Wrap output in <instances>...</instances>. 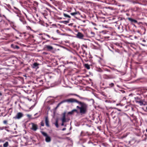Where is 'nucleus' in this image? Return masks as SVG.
<instances>
[{
    "label": "nucleus",
    "instance_id": "obj_44",
    "mask_svg": "<svg viewBox=\"0 0 147 147\" xmlns=\"http://www.w3.org/2000/svg\"><path fill=\"white\" fill-rule=\"evenodd\" d=\"M107 71H109V72L110 71V70H108V69L107 70Z\"/></svg>",
    "mask_w": 147,
    "mask_h": 147
},
{
    "label": "nucleus",
    "instance_id": "obj_20",
    "mask_svg": "<svg viewBox=\"0 0 147 147\" xmlns=\"http://www.w3.org/2000/svg\"><path fill=\"white\" fill-rule=\"evenodd\" d=\"M90 33L92 35V36H92L93 37L94 36L95 33L94 32H90Z\"/></svg>",
    "mask_w": 147,
    "mask_h": 147
},
{
    "label": "nucleus",
    "instance_id": "obj_12",
    "mask_svg": "<svg viewBox=\"0 0 147 147\" xmlns=\"http://www.w3.org/2000/svg\"><path fill=\"white\" fill-rule=\"evenodd\" d=\"M11 47L13 49H18L20 48L19 47L18 45H15L13 44H12L11 45Z\"/></svg>",
    "mask_w": 147,
    "mask_h": 147
},
{
    "label": "nucleus",
    "instance_id": "obj_52",
    "mask_svg": "<svg viewBox=\"0 0 147 147\" xmlns=\"http://www.w3.org/2000/svg\"><path fill=\"white\" fill-rule=\"evenodd\" d=\"M83 146V147H85L84 146Z\"/></svg>",
    "mask_w": 147,
    "mask_h": 147
},
{
    "label": "nucleus",
    "instance_id": "obj_47",
    "mask_svg": "<svg viewBox=\"0 0 147 147\" xmlns=\"http://www.w3.org/2000/svg\"><path fill=\"white\" fill-rule=\"evenodd\" d=\"M146 132H147V129H146Z\"/></svg>",
    "mask_w": 147,
    "mask_h": 147
},
{
    "label": "nucleus",
    "instance_id": "obj_15",
    "mask_svg": "<svg viewBox=\"0 0 147 147\" xmlns=\"http://www.w3.org/2000/svg\"><path fill=\"white\" fill-rule=\"evenodd\" d=\"M20 21L22 23L24 24H26V21L24 19H21V18H20Z\"/></svg>",
    "mask_w": 147,
    "mask_h": 147
},
{
    "label": "nucleus",
    "instance_id": "obj_2",
    "mask_svg": "<svg viewBox=\"0 0 147 147\" xmlns=\"http://www.w3.org/2000/svg\"><path fill=\"white\" fill-rule=\"evenodd\" d=\"M41 133L45 137V140L46 142H49L51 141V137L47 135V133L42 131H41Z\"/></svg>",
    "mask_w": 147,
    "mask_h": 147
},
{
    "label": "nucleus",
    "instance_id": "obj_11",
    "mask_svg": "<svg viewBox=\"0 0 147 147\" xmlns=\"http://www.w3.org/2000/svg\"><path fill=\"white\" fill-rule=\"evenodd\" d=\"M127 19L132 23H137V21L136 20L131 18H127Z\"/></svg>",
    "mask_w": 147,
    "mask_h": 147
},
{
    "label": "nucleus",
    "instance_id": "obj_3",
    "mask_svg": "<svg viewBox=\"0 0 147 147\" xmlns=\"http://www.w3.org/2000/svg\"><path fill=\"white\" fill-rule=\"evenodd\" d=\"M23 115H24L22 113L19 112L15 116L13 117V118L15 119H19L22 117Z\"/></svg>",
    "mask_w": 147,
    "mask_h": 147
},
{
    "label": "nucleus",
    "instance_id": "obj_22",
    "mask_svg": "<svg viewBox=\"0 0 147 147\" xmlns=\"http://www.w3.org/2000/svg\"><path fill=\"white\" fill-rule=\"evenodd\" d=\"M38 65V64L36 63H35L33 64V66H34V67H36Z\"/></svg>",
    "mask_w": 147,
    "mask_h": 147
},
{
    "label": "nucleus",
    "instance_id": "obj_53",
    "mask_svg": "<svg viewBox=\"0 0 147 147\" xmlns=\"http://www.w3.org/2000/svg\"><path fill=\"white\" fill-rule=\"evenodd\" d=\"M119 111H120V110H119Z\"/></svg>",
    "mask_w": 147,
    "mask_h": 147
},
{
    "label": "nucleus",
    "instance_id": "obj_1",
    "mask_svg": "<svg viewBox=\"0 0 147 147\" xmlns=\"http://www.w3.org/2000/svg\"><path fill=\"white\" fill-rule=\"evenodd\" d=\"M76 102L79 105L76 108L79 109V113L81 115L85 114L87 112L88 109V105L86 103L79 101L74 98H71V103Z\"/></svg>",
    "mask_w": 147,
    "mask_h": 147
},
{
    "label": "nucleus",
    "instance_id": "obj_33",
    "mask_svg": "<svg viewBox=\"0 0 147 147\" xmlns=\"http://www.w3.org/2000/svg\"><path fill=\"white\" fill-rule=\"evenodd\" d=\"M3 123L4 124H6L7 123V121H6L5 120L3 121Z\"/></svg>",
    "mask_w": 147,
    "mask_h": 147
},
{
    "label": "nucleus",
    "instance_id": "obj_35",
    "mask_svg": "<svg viewBox=\"0 0 147 147\" xmlns=\"http://www.w3.org/2000/svg\"><path fill=\"white\" fill-rule=\"evenodd\" d=\"M140 44L142 45V46H145V45L144 44H143L142 43H140Z\"/></svg>",
    "mask_w": 147,
    "mask_h": 147
},
{
    "label": "nucleus",
    "instance_id": "obj_7",
    "mask_svg": "<svg viewBox=\"0 0 147 147\" xmlns=\"http://www.w3.org/2000/svg\"><path fill=\"white\" fill-rule=\"evenodd\" d=\"M103 77L104 79H108L113 78L111 75H107L106 74L103 75Z\"/></svg>",
    "mask_w": 147,
    "mask_h": 147
},
{
    "label": "nucleus",
    "instance_id": "obj_41",
    "mask_svg": "<svg viewBox=\"0 0 147 147\" xmlns=\"http://www.w3.org/2000/svg\"><path fill=\"white\" fill-rule=\"evenodd\" d=\"M142 41H143V42H146V40H142Z\"/></svg>",
    "mask_w": 147,
    "mask_h": 147
},
{
    "label": "nucleus",
    "instance_id": "obj_43",
    "mask_svg": "<svg viewBox=\"0 0 147 147\" xmlns=\"http://www.w3.org/2000/svg\"><path fill=\"white\" fill-rule=\"evenodd\" d=\"M2 95L1 93L0 92V96H1Z\"/></svg>",
    "mask_w": 147,
    "mask_h": 147
},
{
    "label": "nucleus",
    "instance_id": "obj_8",
    "mask_svg": "<svg viewBox=\"0 0 147 147\" xmlns=\"http://www.w3.org/2000/svg\"><path fill=\"white\" fill-rule=\"evenodd\" d=\"M45 123L47 127H49L50 126L49 124V120L48 117H46L45 118Z\"/></svg>",
    "mask_w": 147,
    "mask_h": 147
},
{
    "label": "nucleus",
    "instance_id": "obj_51",
    "mask_svg": "<svg viewBox=\"0 0 147 147\" xmlns=\"http://www.w3.org/2000/svg\"><path fill=\"white\" fill-rule=\"evenodd\" d=\"M146 109L147 110V107H146Z\"/></svg>",
    "mask_w": 147,
    "mask_h": 147
},
{
    "label": "nucleus",
    "instance_id": "obj_26",
    "mask_svg": "<svg viewBox=\"0 0 147 147\" xmlns=\"http://www.w3.org/2000/svg\"><path fill=\"white\" fill-rule=\"evenodd\" d=\"M40 124L42 126H44V123L42 121L40 122Z\"/></svg>",
    "mask_w": 147,
    "mask_h": 147
},
{
    "label": "nucleus",
    "instance_id": "obj_27",
    "mask_svg": "<svg viewBox=\"0 0 147 147\" xmlns=\"http://www.w3.org/2000/svg\"><path fill=\"white\" fill-rule=\"evenodd\" d=\"M44 35H45L46 36H47L49 38H50V36L49 35H48V34H45V33H44Z\"/></svg>",
    "mask_w": 147,
    "mask_h": 147
},
{
    "label": "nucleus",
    "instance_id": "obj_18",
    "mask_svg": "<svg viewBox=\"0 0 147 147\" xmlns=\"http://www.w3.org/2000/svg\"><path fill=\"white\" fill-rule=\"evenodd\" d=\"M8 142H6L3 144V146L4 147H7L8 145Z\"/></svg>",
    "mask_w": 147,
    "mask_h": 147
},
{
    "label": "nucleus",
    "instance_id": "obj_37",
    "mask_svg": "<svg viewBox=\"0 0 147 147\" xmlns=\"http://www.w3.org/2000/svg\"><path fill=\"white\" fill-rule=\"evenodd\" d=\"M64 22H67V23H68L69 22L68 21H63V23Z\"/></svg>",
    "mask_w": 147,
    "mask_h": 147
},
{
    "label": "nucleus",
    "instance_id": "obj_5",
    "mask_svg": "<svg viewBox=\"0 0 147 147\" xmlns=\"http://www.w3.org/2000/svg\"><path fill=\"white\" fill-rule=\"evenodd\" d=\"M31 124L32 127L30 128V129L34 131H36L38 129V126L36 124H35L33 123H31Z\"/></svg>",
    "mask_w": 147,
    "mask_h": 147
},
{
    "label": "nucleus",
    "instance_id": "obj_9",
    "mask_svg": "<svg viewBox=\"0 0 147 147\" xmlns=\"http://www.w3.org/2000/svg\"><path fill=\"white\" fill-rule=\"evenodd\" d=\"M65 114L66 113L65 112H64L63 113L62 118L61 119V121L62 122H65L66 121Z\"/></svg>",
    "mask_w": 147,
    "mask_h": 147
},
{
    "label": "nucleus",
    "instance_id": "obj_14",
    "mask_svg": "<svg viewBox=\"0 0 147 147\" xmlns=\"http://www.w3.org/2000/svg\"><path fill=\"white\" fill-rule=\"evenodd\" d=\"M84 66L88 69H89L90 68V65L88 64H85Z\"/></svg>",
    "mask_w": 147,
    "mask_h": 147
},
{
    "label": "nucleus",
    "instance_id": "obj_16",
    "mask_svg": "<svg viewBox=\"0 0 147 147\" xmlns=\"http://www.w3.org/2000/svg\"><path fill=\"white\" fill-rule=\"evenodd\" d=\"M109 86L108 87L109 88H111L114 86V84L113 83H111L109 84Z\"/></svg>",
    "mask_w": 147,
    "mask_h": 147
},
{
    "label": "nucleus",
    "instance_id": "obj_10",
    "mask_svg": "<svg viewBox=\"0 0 147 147\" xmlns=\"http://www.w3.org/2000/svg\"><path fill=\"white\" fill-rule=\"evenodd\" d=\"M45 47L49 51H51L53 49V47L49 45H45Z\"/></svg>",
    "mask_w": 147,
    "mask_h": 147
},
{
    "label": "nucleus",
    "instance_id": "obj_6",
    "mask_svg": "<svg viewBox=\"0 0 147 147\" xmlns=\"http://www.w3.org/2000/svg\"><path fill=\"white\" fill-rule=\"evenodd\" d=\"M84 35L81 33L78 32L76 34V37L80 39H82L83 38Z\"/></svg>",
    "mask_w": 147,
    "mask_h": 147
},
{
    "label": "nucleus",
    "instance_id": "obj_25",
    "mask_svg": "<svg viewBox=\"0 0 147 147\" xmlns=\"http://www.w3.org/2000/svg\"><path fill=\"white\" fill-rule=\"evenodd\" d=\"M73 110V111L74 112H75L76 113H78V111L76 109H74L73 110Z\"/></svg>",
    "mask_w": 147,
    "mask_h": 147
},
{
    "label": "nucleus",
    "instance_id": "obj_4",
    "mask_svg": "<svg viewBox=\"0 0 147 147\" xmlns=\"http://www.w3.org/2000/svg\"><path fill=\"white\" fill-rule=\"evenodd\" d=\"M71 98H70L61 101L60 102H59L57 105V107H56V109L60 105L63 103L67 102L68 103H71Z\"/></svg>",
    "mask_w": 147,
    "mask_h": 147
},
{
    "label": "nucleus",
    "instance_id": "obj_28",
    "mask_svg": "<svg viewBox=\"0 0 147 147\" xmlns=\"http://www.w3.org/2000/svg\"><path fill=\"white\" fill-rule=\"evenodd\" d=\"M119 119V121H118V123L120 124H121V121L120 119L119 118H118Z\"/></svg>",
    "mask_w": 147,
    "mask_h": 147
},
{
    "label": "nucleus",
    "instance_id": "obj_45",
    "mask_svg": "<svg viewBox=\"0 0 147 147\" xmlns=\"http://www.w3.org/2000/svg\"><path fill=\"white\" fill-rule=\"evenodd\" d=\"M40 82H43V81H42V80H40Z\"/></svg>",
    "mask_w": 147,
    "mask_h": 147
},
{
    "label": "nucleus",
    "instance_id": "obj_50",
    "mask_svg": "<svg viewBox=\"0 0 147 147\" xmlns=\"http://www.w3.org/2000/svg\"><path fill=\"white\" fill-rule=\"evenodd\" d=\"M49 41V40H47V41Z\"/></svg>",
    "mask_w": 147,
    "mask_h": 147
},
{
    "label": "nucleus",
    "instance_id": "obj_29",
    "mask_svg": "<svg viewBox=\"0 0 147 147\" xmlns=\"http://www.w3.org/2000/svg\"><path fill=\"white\" fill-rule=\"evenodd\" d=\"M135 100H140V98L138 97H135Z\"/></svg>",
    "mask_w": 147,
    "mask_h": 147
},
{
    "label": "nucleus",
    "instance_id": "obj_34",
    "mask_svg": "<svg viewBox=\"0 0 147 147\" xmlns=\"http://www.w3.org/2000/svg\"><path fill=\"white\" fill-rule=\"evenodd\" d=\"M66 129L65 128H63L62 129V130L63 131H64V130H65Z\"/></svg>",
    "mask_w": 147,
    "mask_h": 147
},
{
    "label": "nucleus",
    "instance_id": "obj_48",
    "mask_svg": "<svg viewBox=\"0 0 147 147\" xmlns=\"http://www.w3.org/2000/svg\"><path fill=\"white\" fill-rule=\"evenodd\" d=\"M116 70L117 71H118L116 69Z\"/></svg>",
    "mask_w": 147,
    "mask_h": 147
},
{
    "label": "nucleus",
    "instance_id": "obj_19",
    "mask_svg": "<svg viewBox=\"0 0 147 147\" xmlns=\"http://www.w3.org/2000/svg\"><path fill=\"white\" fill-rule=\"evenodd\" d=\"M63 15L65 17H67V18H70V17H71L69 16L65 13H64Z\"/></svg>",
    "mask_w": 147,
    "mask_h": 147
},
{
    "label": "nucleus",
    "instance_id": "obj_38",
    "mask_svg": "<svg viewBox=\"0 0 147 147\" xmlns=\"http://www.w3.org/2000/svg\"><path fill=\"white\" fill-rule=\"evenodd\" d=\"M51 38L54 40H56V39L55 38H54L53 37H52Z\"/></svg>",
    "mask_w": 147,
    "mask_h": 147
},
{
    "label": "nucleus",
    "instance_id": "obj_17",
    "mask_svg": "<svg viewBox=\"0 0 147 147\" xmlns=\"http://www.w3.org/2000/svg\"><path fill=\"white\" fill-rule=\"evenodd\" d=\"M55 125L57 128H58L59 127V125L58 124V120L57 119L56 120L55 123Z\"/></svg>",
    "mask_w": 147,
    "mask_h": 147
},
{
    "label": "nucleus",
    "instance_id": "obj_39",
    "mask_svg": "<svg viewBox=\"0 0 147 147\" xmlns=\"http://www.w3.org/2000/svg\"><path fill=\"white\" fill-rule=\"evenodd\" d=\"M64 122H62V123H61V125L62 126H63V125H64Z\"/></svg>",
    "mask_w": 147,
    "mask_h": 147
},
{
    "label": "nucleus",
    "instance_id": "obj_31",
    "mask_svg": "<svg viewBox=\"0 0 147 147\" xmlns=\"http://www.w3.org/2000/svg\"><path fill=\"white\" fill-rule=\"evenodd\" d=\"M5 128V127H0V130H2V129H4Z\"/></svg>",
    "mask_w": 147,
    "mask_h": 147
},
{
    "label": "nucleus",
    "instance_id": "obj_42",
    "mask_svg": "<svg viewBox=\"0 0 147 147\" xmlns=\"http://www.w3.org/2000/svg\"><path fill=\"white\" fill-rule=\"evenodd\" d=\"M84 47H85L86 48H87V46L86 45L84 46Z\"/></svg>",
    "mask_w": 147,
    "mask_h": 147
},
{
    "label": "nucleus",
    "instance_id": "obj_30",
    "mask_svg": "<svg viewBox=\"0 0 147 147\" xmlns=\"http://www.w3.org/2000/svg\"><path fill=\"white\" fill-rule=\"evenodd\" d=\"M72 95H74V96H76L78 97H79L80 96L79 95H78V94H72Z\"/></svg>",
    "mask_w": 147,
    "mask_h": 147
},
{
    "label": "nucleus",
    "instance_id": "obj_32",
    "mask_svg": "<svg viewBox=\"0 0 147 147\" xmlns=\"http://www.w3.org/2000/svg\"><path fill=\"white\" fill-rule=\"evenodd\" d=\"M98 71H99V72H102V70L100 68H99V69H98Z\"/></svg>",
    "mask_w": 147,
    "mask_h": 147
},
{
    "label": "nucleus",
    "instance_id": "obj_46",
    "mask_svg": "<svg viewBox=\"0 0 147 147\" xmlns=\"http://www.w3.org/2000/svg\"><path fill=\"white\" fill-rule=\"evenodd\" d=\"M37 114V113H36L35 114V115H36V114Z\"/></svg>",
    "mask_w": 147,
    "mask_h": 147
},
{
    "label": "nucleus",
    "instance_id": "obj_24",
    "mask_svg": "<svg viewBox=\"0 0 147 147\" xmlns=\"http://www.w3.org/2000/svg\"><path fill=\"white\" fill-rule=\"evenodd\" d=\"M74 113V112L73 111V110H72L71 111H70V112H69L68 113V114H72Z\"/></svg>",
    "mask_w": 147,
    "mask_h": 147
},
{
    "label": "nucleus",
    "instance_id": "obj_36",
    "mask_svg": "<svg viewBox=\"0 0 147 147\" xmlns=\"http://www.w3.org/2000/svg\"><path fill=\"white\" fill-rule=\"evenodd\" d=\"M83 53H85L86 55V53L85 51L84 50L83 51Z\"/></svg>",
    "mask_w": 147,
    "mask_h": 147
},
{
    "label": "nucleus",
    "instance_id": "obj_23",
    "mask_svg": "<svg viewBox=\"0 0 147 147\" xmlns=\"http://www.w3.org/2000/svg\"><path fill=\"white\" fill-rule=\"evenodd\" d=\"M79 98L80 99H81V100H85L86 99V98H84V97H81L80 96H79Z\"/></svg>",
    "mask_w": 147,
    "mask_h": 147
},
{
    "label": "nucleus",
    "instance_id": "obj_40",
    "mask_svg": "<svg viewBox=\"0 0 147 147\" xmlns=\"http://www.w3.org/2000/svg\"><path fill=\"white\" fill-rule=\"evenodd\" d=\"M75 13H76L77 14H79V12L78 11V12H76Z\"/></svg>",
    "mask_w": 147,
    "mask_h": 147
},
{
    "label": "nucleus",
    "instance_id": "obj_49",
    "mask_svg": "<svg viewBox=\"0 0 147 147\" xmlns=\"http://www.w3.org/2000/svg\"><path fill=\"white\" fill-rule=\"evenodd\" d=\"M1 14H0V17H1Z\"/></svg>",
    "mask_w": 147,
    "mask_h": 147
},
{
    "label": "nucleus",
    "instance_id": "obj_13",
    "mask_svg": "<svg viewBox=\"0 0 147 147\" xmlns=\"http://www.w3.org/2000/svg\"><path fill=\"white\" fill-rule=\"evenodd\" d=\"M136 102L137 103H138L140 104V105H144L143 102L142 101V100H140V101H137L136 100Z\"/></svg>",
    "mask_w": 147,
    "mask_h": 147
},
{
    "label": "nucleus",
    "instance_id": "obj_21",
    "mask_svg": "<svg viewBox=\"0 0 147 147\" xmlns=\"http://www.w3.org/2000/svg\"><path fill=\"white\" fill-rule=\"evenodd\" d=\"M70 14L72 16H74L76 15L77 13H75V12L71 13Z\"/></svg>",
    "mask_w": 147,
    "mask_h": 147
}]
</instances>
